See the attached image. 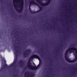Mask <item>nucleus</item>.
<instances>
[{"label": "nucleus", "mask_w": 77, "mask_h": 77, "mask_svg": "<svg viewBox=\"0 0 77 77\" xmlns=\"http://www.w3.org/2000/svg\"><path fill=\"white\" fill-rule=\"evenodd\" d=\"M41 65V59L38 55H34L29 60L27 65L28 68L32 69H36Z\"/></svg>", "instance_id": "1"}, {"label": "nucleus", "mask_w": 77, "mask_h": 77, "mask_svg": "<svg viewBox=\"0 0 77 77\" xmlns=\"http://www.w3.org/2000/svg\"><path fill=\"white\" fill-rule=\"evenodd\" d=\"M65 58L68 62H74L77 59V49L74 48H70L66 51L65 54Z\"/></svg>", "instance_id": "2"}, {"label": "nucleus", "mask_w": 77, "mask_h": 77, "mask_svg": "<svg viewBox=\"0 0 77 77\" xmlns=\"http://www.w3.org/2000/svg\"><path fill=\"white\" fill-rule=\"evenodd\" d=\"M13 4L15 10L19 13H21L23 8V0H13Z\"/></svg>", "instance_id": "3"}, {"label": "nucleus", "mask_w": 77, "mask_h": 77, "mask_svg": "<svg viewBox=\"0 0 77 77\" xmlns=\"http://www.w3.org/2000/svg\"><path fill=\"white\" fill-rule=\"evenodd\" d=\"M36 1H37V2H39V3L40 4V5H41L42 6H47V5H48L50 3V0H46V1H47V2L46 4H43L42 2H39V0H36Z\"/></svg>", "instance_id": "4"}, {"label": "nucleus", "mask_w": 77, "mask_h": 77, "mask_svg": "<svg viewBox=\"0 0 77 77\" xmlns=\"http://www.w3.org/2000/svg\"><path fill=\"white\" fill-rule=\"evenodd\" d=\"M31 5H37V4L35 3V2L33 1H32L29 4V7H30Z\"/></svg>", "instance_id": "5"}, {"label": "nucleus", "mask_w": 77, "mask_h": 77, "mask_svg": "<svg viewBox=\"0 0 77 77\" xmlns=\"http://www.w3.org/2000/svg\"><path fill=\"white\" fill-rule=\"evenodd\" d=\"M25 77H28V76H29V72H26L25 74Z\"/></svg>", "instance_id": "6"}, {"label": "nucleus", "mask_w": 77, "mask_h": 77, "mask_svg": "<svg viewBox=\"0 0 77 77\" xmlns=\"http://www.w3.org/2000/svg\"><path fill=\"white\" fill-rule=\"evenodd\" d=\"M28 54H27V52H26L25 53H24V56L25 57H26V56H27Z\"/></svg>", "instance_id": "7"}, {"label": "nucleus", "mask_w": 77, "mask_h": 77, "mask_svg": "<svg viewBox=\"0 0 77 77\" xmlns=\"http://www.w3.org/2000/svg\"><path fill=\"white\" fill-rule=\"evenodd\" d=\"M40 10H41V7H40Z\"/></svg>", "instance_id": "8"}, {"label": "nucleus", "mask_w": 77, "mask_h": 77, "mask_svg": "<svg viewBox=\"0 0 77 77\" xmlns=\"http://www.w3.org/2000/svg\"><path fill=\"white\" fill-rule=\"evenodd\" d=\"M21 61H20V63H21Z\"/></svg>", "instance_id": "9"}]
</instances>
